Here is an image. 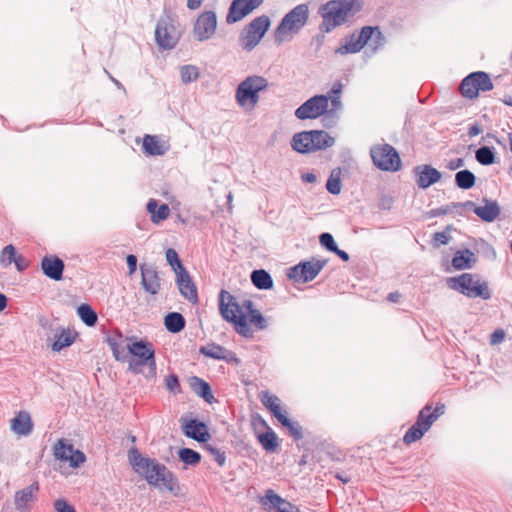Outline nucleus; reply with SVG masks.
<instances>
[{
	"label": "nucleus",
	"instance_id": "49530a36",
	"mask_svg": "<svg viewBox=\"0 0 512 512\" xmlns=\"http://www.w3.org/2000/svg\"><path fill=\"white\" fill-rule=\"evenodd\" d=\"M424 434L425 432L422 429L412 424L404 434L403 442L409 445L420 440L424 436Z\"/></svg>",
	"mask_w": 512,
	"mask_h": 512
},
{
	"label": "nucleus",
	"instance_id": "58836bf2",
	"mask_svg": "<svg viewBox=\"0 0 512 512\" xmlns=\"http://www.w3.org/2000/svg\"><path fill=\"white\" fill-rule=\"evenodd\" d=\"M164 324L171 333H178L185 327V319L178 312H171L165 316Z\"/></svg>",
	"mask_w": 512,
	"mask_h": 512
},
{
	"label": "nucleus",
	"instance_id": "6e6552de",
	"mask_svg": "<svg viewBox=\"0 0 512 512\" xmlns=\"http://www.w3.org/2000/svg\"><path fill=\"white\" fill-rule=\"evenodd\" d=\"M268 86V80L252 75L243 80L236 89V101L243 108L253 109L259 101V93Z\"/></svg>",
	"mask_w": 512,
	"mask_h": 512
},
{
	"label": "nucleus",
	"instance_id": "20e7f679",
	"mask_svg": "<svg viewBox=\"0 0 512 512\" xmlns=\"http://www.w3.org/2000/svg\"><path fill=\"white\" fill-rule=\"evenodd\" d=\"M334 144V137L324 130H307L295 133L290 142L291 148L300 154L325 150Z\"/></svg>",
	"mask_w": 512,
	"mask_h": 512
},
{
	"label": "nucleus",
	"instance_id": "6e6d98bb",
	"mask_svg": "<svg viewBox=\"0 0 512 512\" xmlns=\"http://www.w3.org/2000/svg\"><path fill=\"white\" fill-rule=\"evenodd\" d=\"M329 101H331V108L328 107V112L326 113L327 120L334 119L337 112L342 109V102L340 97H333Z\"/></svg>",
	"mask_w": 512,
	"mask_h": 512
},
{
	"label": "nucleus",
	"instance_id": "4d7b16f0",
	"mask_svg": "<svg viewBox=\"0 0 512 512\" xmlns=\"http://www.w3.org/2000/svg\"><path fill=\"white\" fill-rule=\"evenodd\" d=\"M226 364L234 365L237 367V373L243 372L245 369L243 367L242 360L236 356V354L232 351L226 350Z\"/></svg>",
	"mask_w": 512,
	"mask_h": 512
},
{
	"label": "nucleus",
	"instance_id": "f3484780",
	"mask_svg": "<svg viewBox=\"0 0 512 512\" xmlns=\"http://www.w3.org/2000/svg\"><path fill=\"white\" fill-rule=\"evenodd\" d=\"M263 1L264 0H232L228 14L226 15V23L233 24L241 21L261 6Z\"/></svg>",
	"mask_w": 512,
	"mask_h": 512
},
{
	"label": "nucleus",
	"instance_id": "7c9ffc66",
	"mask_svg": "<svg viewBox=\"0 0 512 512\" xmlns=\"http://www.w3.org/2000/svg\"><path fill=\"white\" fill-rule=\"evenodd\" d=\"M475 262V254L468 248L456 251L452 258V266L456 270L470 269Z\"/></svg>",
	"mask_w": 512,
	"mask_h": 512
},
{
	"label": "nucleus",
	"instance_id": "393cba45",
	"mask_svg": "<svg viewBox=\"0 0 512 512\" xmlns=\"http://www.w3.org/2000/svg\"><path fill=\"white\" fill-rule=\"evenodd\" d=\"M41 268L43 273L55 281L62 279L64 262L57 256H45L41 261Z\"/></svg>",
	"mask_w": 512,
	"mask_h": 512
},
{
	"label": "nucleus",
	"instance_id": "a18cd8bd",
	"mask_svg": "<svg viewBox=\"0 0 512 512\" xmlns=\"http://www.w3.org/2000/svg\"><path fill=\"white\" fill-rule=\"evenodd\" d=\"M16 254V249L12 244L5 246L0 254V264L4 267L10 266L15 260Z\"/></svg>",
	"mask_w": 512,
	"mask_h": 512
},
{
	"label": "nucleus",
	"instance_id": "9b49d317",
	"mask_svg": "<svg viewBox=\"0 0 512 512\" xmlns=\"http://www.w3.org/2000/svg\"><path fill=\"white\" fill-rule=\"evenodd\" d=\"M494 85L490 75L484 71H474L465 76L460 84V92L464 98L475 99L480 92H488Z\"/></svg>",
	"mask_w": 512,
	"mask_h": 512
},
{
	"label": "nucleus",
	"instance_id": "4468645a",
	"mask_svg": "<svg viewBox=\"0 0 512 512\" xmlns=\"http://www.w3.org/2000/svg\"><path fill=\"white\" fill-rule=\"evenodd\" d=\"M180 38V33L175 27L172 19L162 18L157 22L155 28V40L159 50L173 49Z\"/></svg>",
	"mask_w": 512,
	"mask_h": 512
},
{
	"label": "nucleus",
	"instance_id": "603ef678",
	"mask_svg": "<svg viewBox=\"0 0 512 512\" xmlns=\"http://www.w3.org/2000/svg\"><path fill=\"white\" fill-rule=\"evenodd\" d=\"M375 30H377V26H369V25L363 26L360 29V31L357 35V38L359 39V41L361 42L363 47H365V45L370 43L373 35L375 34Z\"/></svg>",
	"mask_w": 512,
	"mask_h": 512
},
{
	"label": "nucleus",
	"instance_id": "f704fd0d",
	"mask_svg": "<svg viewBox=\"0 0 512 512\" xmlns=\"http://www.w3.org/2000/svg\"><path fill=\"white\" fill-rule=\"evenodd\" d=\"M142 148L144 153L152 156L163 155L166 151L165 144L153 135H145L143 138Z\"/></svg>",
	"mask_w": 512,
	"mask_h": 512
},
{
	"label": "nucleus",
	"instance_id": "f03ea898",
	"mask_svg": "<svg viewBox=\"0 0 512 512\" xmlns=\"http://www.w3.org/2000/svg\"><path fill=\"white\" fill-rule=\"evenodd\" d=\"M128 459L133 470L143 476L150 486L166 490L174 496L181 494L177 478L165 465L155 459L143 457L136 448L129 450Z\"/></svg>",
	"mask_w": 512,
	"mask_h": 512
},
{
	"label": "nucleus",
	"instance_id": "052dcab7",
	"mask_svg": "<svg viewBox=\"0 0 512 512\" xmlns=\"http://www.w3.org/2000/svg\"><path fill=\"white\" fill-rule=\"evenodd\" d=\"M13 263L15 264L18 271H24L29 266L28 260L18 253L15 255V260Z\"/></svg>",
	"mask_w": 512,
	"mask_h": 512
},
{
	"label": "nucleus",
	"instance_id": "bf43d9fd",
	"mask_svg": "<svg viewBox=\"0 0 512 512\" xmlns=\"http://www.w3.org/2000/svg\"><path fill=\"white\" fill-rule=\"evenodd\" d=\"M343 84L341 81H336L333 83L331 89L327 94H324L326 97H328V101L332 99L333 97H340L342 91H343Z\"/></svg>",
	"mask_w": 512,
	"mask_h": 512
},
{
	"label": "nucleus",
	"instance_id": "c756f323",
	"mask_svg": "<svg viewBox=\"0 0 512 512\" xmlns=\"http://www.w3.org/2000/svg\"><path fill=\"white\" fill-rule=\"evenodd\" d=\"M263 426L267 427L265 432L259 433L257 439L262 448L268 452H275L279 446L277 434L267 425L266 421L260 417Z\"/></svg>",
	"mask_w": 512,
	"mask_h": 512
},
{
	"label": "nucleus",
	"instance_id": "dca6fc26",
	"mask_svg": "<svg viewBox=\"0 0 512 512\" xmlns=\"http://www.w3.org/2000/svg\"><path fill=\"white\" fill-rule=\"evenodd\" d=\"M259 502L267 512H301L297 505L281 497L273 489H267Z\"/></svg>",
	"mask_w": 512,
	"mask_h": 512
},
{
	"label": "nucleus",
	"instance_id": "ddd939ff",
	"mask_svg": "<svg viewBox=\"0 0 512 512\" xmlns=\"http://www.w3.org/2000/svg\"><path fill=\"white\" fill-rule=\"evenodd\" d=\"M328 112V97L324 94H316L305 102H303L294 112L295 117L299 120L317 119L324 116L326 121V113Z\"/></svg>",
	"mask_w": 512,
	"mask_h": 512
},
{
	"label": "nucleus",
	"instance_id": "4c0bfd02",
	"mask_svg": "<svg viewBox=\"0 0 512 512\" xmlns=\"http://www.w3.org/2000/svg\"><path fill=\"white\" fill-rule=\"evenodd\" d=\"M285 429L288 430L289 435L296 441L303 439V428L299 422L291 420L287 414L283 415L277 420Z\"/></svg>",
	"mask_w": 512,
	"mask_h": 512
},
{
	"label": "nucleus",
	"instance_id": "09e8293b",
	"mask_svg": "<svg viewBox=\"0 0 512 512\" xmlns=\"http://www.w3.org/2000/svg\"><path fill=\"white\" fill-rule=\"evenodd\" d=\"M385 43L386 37L381 31L380 27L377 26V30H375V34L373 35L372 40L369 43V46L373 53H376L384 47Z\"/></svg>",
	"mask_w": 512,
	"mask_h": 512
},
{
	"label": "nucleus",
	"instance_id": "5fc2aeb1",
	"mask_svg": "<svg viewBox=\"0 0 512 512\" xmlns=\"http://www.w3.org/2000/svg\"><path fill=\"white\" fill-rule=\"evenodd\" d=\"M319 243L328 252L334 251V249H336V247L338 246L334 240V237L329 232H323L322 234H320Z\"/></svg>",
	"mask_w": 512,
	"mask_h": 512
},
{
	"label": "nucleus",
	"instance_id": "2eb2a0df",
	"mask_svg": "<svg viewBox=\"0 0 512 512\" xmlns=\"http://www.w3.org/2000/svg\"><path fill=\"white\" fill-rule=\"evenodd\" d=\"M54 456L56 459L68 462L70 467L78 468L86 461L85 454L64 439L58 440L54 445Z\"/></svg>",
	"mask_w": 512,
	"mask_h": 512
},
{
	"label": "nucleus",
	"instance_id": "b1692460",
	"mask_svg": "<svg viewBox=\"0 0 512 512\" xmlns=\"http://www.w3.org/2000/svg\"><path fill=\"white\" fill-rule=\"evenodd\" d=\"M177 277V285L179 291L183 297H185L189 302L195 304L198 302V293L197 288L193 281L191 280L188 272L186 270L178 271Z\"/></svg>",
	"mask_w": 512,
	"mask_h": 512
},
{
	"label": "nucleus",
	"instance_id": "ea45409f",
	"mask_svg": "<svg viewBox=\"0 0 512 512\" xmlns=\"http://www.w3.org/2000/svg\"><path fill=\"white\" fill-rule=\"evenodd\" d=\"M496 153L495 148L492 146H481L475 151L476 161L483 165L489 166L495 163Z\"/></svg>",
	"mask_w": 512,
	"mask_h": 512
},
{
	"label": "nucleus",
	"instance_id": "4be33fe9",
	"mask_svg": "<svg viewBox=\"0 0 512 512\" xmlns=\"http://www.w3.org/2000/svg\"><path fill=\"white\" fill-rule=\"evenodd\" d=\"M38 493V482H34L31 485L16 491L14 495L15 508L19 511L28 509L29 505L37 499Z\"/></svg>",
	"mask_w": 512,
	"mask_h": 512
},
{
	"label": "nucleus",
	"instance_id": "338daca9",
	"mask_svg": "<svg viewBox=\"0 0 512 512\" xmlns=\"http://www.w3.org/2000/svg\"><path fill=\"white\" fill-rule=\"evenodd\" d=\"M166 385L167 387L170 389V390H173L174 388H176L178 385H179V381L177 379L176 376L174 375H169L167 378H166Z\"/></svg>",
	"mask_w": 512,
	"mask_h": 512
},
{
	"label": "nucleus",
	"instance_id": "39448f33",
	"mask_svg": "<svg viewBox=\"0 0 512 512\" xmlns=\"http://www.w3.org/2000/svg\"><path fill=\"white\" fill-rule=\"evenodd\" d=\"M446 283L451 290L457 291L468 298L489 300L492 296L487 282H482L477 275L472 273H462L458 276L449 277Z\"/></svg>",
	"mask_w": 512,
	"mask_h": 512
},
{
	"label": "nucleus",
	"instance_id": "69168bd1",
	"mask_svg": "<svg viewBox=\"0 0 512 512\" xmlns=\"http://www.w3.org/2000/svg\"><path fill=\"white\" fill-rule=\"evenodd\" d=\"M449 212H450V209L448 207L441 206V207L434 208V209L430 210L429 215H430V217H440V216H444V215L448 214Z\"/></svg>",
	"mask_w": 512,
	"mask_h": 512
},
{
	"label": "nucleus",
	"instance_id": "680f3d73",
	"mask_svg": "<svg viewBox=\"0 0 512 512\" xmlns=\"http://www.w3.org/2000/svg\"><path fill=\"white\" fill-rule=\"evenodd\" d=\"M464 164H465V162H464L463 158H454V159H450L449 161H447L446 168L451 171H454V170H457V169L463 167Z\"/></svg>",
	"mask_w": 512,
	"mask_h": 512
},
{
	"label": "nucleus",
	"instance_id": "aec40b11",
	"mask_svg": "<svg viewBox=\"0 0 512 512\" xmlns=\"http://www.w3.org/2000/svg\"><path fill=\"white\" fill-rule=\"evenodd\" d=\"M216 27V15L211 11H206L197 18L194 33L198 40H206L215 33Z\"/></svg>",
	"mask_w": 512,
	"mask_h": 512
},
{
	"label": "nucleus",
	"instance_id": "a211bd4d",
	"mask_svg": "<svg viewBox=\"0 0 512 512\" xmlns=\"http://www.w3.org/2000/svg\"><path fill=\"white\" fill-rule=\"evenodd\" d=\"M413 173L416 177L417 186L423 190L436 184L442 178L441 172L429 164L415 166Z\"/></svg>",
	"mask_w": 512,
	"mask_h": 512
},
{
	"label": "nucleus",
	"instance_id": "1a4fd4ad",
	"mask_svg": "<svg viewBox=\"0 0 512 512\" xmlns=\"http://www.w3.org/2000/svg\"><path fill=\"white\" fill-rule=\"evenodd\" d=\"M370 156L376 168L382 171L397 172L402 162L398 151L390 144H376L370 148Z\"/></svg>",
	"mask_w": 512,
	"mask_h": 512
},
{
	"label": "nucleus",
	"instance_id": "2f4dec72",
	"mask_svg": "<svg viewBox=\"0 0 512 512\" xmlns=\"http://www.w3.org/2000/svg\"><path fill=\"white\" fill-rule=\"evenodd\" d=\"M78 333L71 329H62L55 335V341L51 348L53 351L59 352L62 349L71 346L76 340Z\"/></svg>",
	"mask_w": 512,
	"mask_h": 512
},
{
	"label": "nucleus",
	"instance_id": "cd10ccee",
	"mask_svg": "<svg viewBox=\"0 0 512 512\" xmlns=\"http://www.w3.org/2000/svg\"><path fill=\"white\" fill-rule=\"evenodd\" d=\"M11 430L19 436H27L32 432L33 423L30 414L20 411L11 419Z\"/></svg>",
	"mask_w": 512,
	"mask_h": 512
},
{
	"label": "nucleus",
	"instance_id": "e2e57ef3",
	"mask_svg": "<svg viewBox=\"0 0 512 512\" xmlns=\"http://www.w3.org/2000/svg\"><path fill=\"white\" fill-rule=\"evenodd\" d=\"M505 333L502 329H496L490 337L491 344H498L504 340Z\"/></svg>",
	"mask_w": 512,
	"mask_h": 512
},
{
	"label": "nucleus",
	"instance_id": "c85d7f7f",
	"mask_svg": "<svg viewBox=\"0 0 512 512\" xmlns=\"http://www.w3.org/2000/svg\"><path fill=\"white\" fill-rule=\"evenodd\" d=\"M259 400L262 405L275 417L277 420L280 419L286 413L282 412L281 400L278 396L271 394L267 390L260 391L258 394Z\"/></svg>",
	"mask_w": 512,
	"mask_h": 512
},
{
	"label": "nucleus",
	"instance_id": "13d9d810",
	"mask_svg": "<svg viewBox=\"0 0 512 512\" xmlns=\"http://www.w3.org/2000/svg\"><path fill=\"white\" fill-rule=\"evenodd\" d=\"M53 506L56 512H76L74 507L63 498L57 499Z\"/></svg>",
	"mask_w": 512,
	"mask_h": 512
},
{
	"label": "nucleus",
	"instance_id": "0eeeda50",
	"mask_svg": "<svg viewBox=\"0 0 512 512\" xmlns=\"http://www.w3.org/2000/svg\"><path fill=\"white\" fill-rule=\"evenodd\" d=\"M309 19L308 4H298L291 9L281 19L280 23L275 29V41L281 43L284 41V35L288 32L297 34L306 24Z\"/></svg>",
	"mask_w": 512,
	"mask_h": 512
},
{
	"label": "nucleus",
	"instance_id": "774afa93",
	"mask_svg": "<svg viewBox=\"0 0 512 512\" xmlns=\"http://www.w3.org/2000/svg\"><path fill=\"white\" fill-rule=\"evenodd\" d=\"M481 132H482L481 126L478 123H474L473 125L470 126V128L468 130V135L470 137H475L478 134H480Z\"/></svg>",
	"mask_w": 512,
	"mask_h": 512
},
{
	"label": "nucleus",
	"instance_id": "0e129e2a",
	"mask_svg": "<svg viewBox=\"0 0 512 512\" xmlns=\"http://www.w3.org/2000/svg\"><path fill=\"white\" fill-rule=\"evenodd\" d=\"M126 260H127V265L129 268V275H132L135 273V271L137 269V258L135 255L130 254L127 256Z\"/></svg>",
	"mask_w": 512,
	"mask_h": 512
},
{
	"label": "nucleus",
	"instance_id": "6ab92c4d",
	"mask_svg": "<svg viewBox=\"0 0 512 512\" xmlns=\"http://www.w3.org/2000/svg\"><path fill=\"white\" fill-rule=\"evenodd\" d=\"M445 413V405L438 404L434 409L430 404H426L418 413L413 425L422 429L425 433L432 424Z\"/></svg>",
	"mask_w": 512,
	"mask_h": 512
},
{
	"label": "nucleus",
	"instance_id": "f8f14e48",
	"mask_svg": "<svg viewBox=\"0 0 512 512\" xmlns=\"http://www.w3.org/2000/svg\"><path fill=\"white\" fill-rule=\"evenodd\" d=\"M327 260H303L287 269V277L295 283L305 284L314 280L326 266Z\"/></svg>",
	"mask_w": 512,
	"mask_h": 512
},
{
	"label": "nucleus",
	"instance_id": "423d86ee",
	"mask_svg": "<svg viewBox=\"0 0 512 512\" xmlns=\"http://www.w3.org/2000/svg\"><path fill=\"white\" fill-rule=\"evenodd\" d=\"M130 355L128 368L133 373H140L142 367L148 365L152 374L156 373L155 349L150 342L130 340L127 344Z\"/></svg>",
	"mask_w": 512,
	"mask_h": 512
},
{
	"label": "nucleus",
	"instance_id": "e433bc0d",
	"mask_svg": "<svg viewBox=\"0 0 512 512\" xmlns=\"http://www.w3.org/2000/svg\"><path fill=\"white\" fill-rule=\"evenodd\" d=\"M476 183L475 174L469 169H462L455 174V184L462 190H469Z\"/></svg>",
	"mask_w": 512,
	"mask_h": 512
},
{
	"label": "nucleus",
	"instance_id": "7ed1b4c3",
	"mask_svg": "<svg viewBox=\"0 0 512 512\" xmlns=\"http://www.w3.org/2000/svg\"><path fill=\"white\" fill-rule=\"evenodd\" d=\"M363 9V0H329L320 5L318 14L322 21L319 31L322 34L332 32L335 28L345 24L350 17L355 16Z\"/></svg>",
	"mask_w": 512,
	"mask_h": 512
},
{
	"label": "nucleus",
	"instance_id": "864d4df0",
	"mask_svg": "<svg viewBox=\"0 0 512 512\" xmlns=\"http://www.w3.org/2000/svg\"><path fill=\"white\" fill-rule=\"evenodd\" d=\"M180 75L184 83H189L197 79L198 69L193 65H185L181 68Z\"/></svg>",
	"mask_w": 512,
	"mask_h": 512
},
{
	"label": "nucleus",
	"instance_id": "37998d69",
	"mask_svg": "<svg viewBox=\"0 0 512 512\" xmlns=\"http://www.w3.org/2000/svg\"><path fill=\"white\" fill-rule=\"evenodd\" d=\"M178 455L180 460L188 465H196L200 462L201 459L200 454L190 448L181 449Z\"/></svg>",
	"mask_w": 512,
	"mask_h": 512
},
{
	"label": "nucleus",
	"instance_id": "de8ad7c7",
	"mask_svg": "<svg viewBox=\"0 0 512 512\" xmlns=\"http://www.w3.org/2000/svg\"><path fill=\"white\" fill-rule=\"evenodd\" d=\"M452 229H453L452 225H448L446 227L445 231L435 232L433 234V239H432L433 247L438 248L441 245H447L451 240V236L448 234V231H450Z\"/></svg>",
	"mask_w": 512,
	"mask_h": 512
},
{
	"label": "nucleus",
	"instance_id": "3c124183",
	"mask_svg": "<svg viewBox=\"0 0 512 512\" xmlns=\"http://www.w3.org/2000/svg\"><path fill=\"white\" fill-rule=\"evenodd\" d=\"M166 260L172 266L176 275L178 274V271L186 270L185 267L182 265L177 252L174 249L170 248L166 251Z\"/></svg>",
	"mask_w": 512,
	"mask_h": 512
},
{
	"label": "nucleus",
	"instance_id": "c03bdc74",
	"mask_svg": "<svg viewBox=\"0 0 512 512\" xmlns=\"http://www.w3.org/2000/svg\"><path fill=\"white\" fill-rule=\"evenodd\" d=\"M341 188L342 184L339 173L335 174V171L333 170L326 182V189L330 194L338 195L341 192Z\"/></svg>",
	"mask_w": 512,
	"mask_h": 512
},
{
	"label": "nucleus",
	"instance_id": "bb28decb",
	"mask_svg": "<svg viewBox=\"0 0 512 512\" xmlns=\"http://www.w3.org/2000/svg\"><path fill=\"white\" fill-rule=\"evenodd\" d=\"M184 434L198 442H206L210 438L207 426L195 419L187 421L183 426Z\"/></svg>",
	"mask_w": 512,
	"mask_h": 512
},
{
	"label": "nucleus",
	"instance_id": "8fccbe9b",
	"mask_svg": "<svg viewBox=\"0 0 512 512\" xmlns=\"http://www.w3.org/2000/svg\"><path fill=\"white\" fill-rule=\"evenodd\" d=\"M200 352L208 357H212L214 359H222L224 358V350L222 347L215 344H208L207 346H203L200 348Z\"/></svg>",
	"mask_w": 512,
	"mask_h": 512
},
{
	"label": "nucleus",
	"instance_id": "79ce46f5",
	"mask_svg": "<svg viewBox=\"0 0 512 512\" xmlns=\"http://www.w3.org/2000/svg\"><path fill=\"white\" fill-rule=\"evenodd\" d=\"M78 316L87 326H94L97 322V314L88 304H82L77 309Z\"/></svg>",
	"mask_w": 512,
	"mask_h": 512
},
{
	"label": "nucleus",
	"instance_id": "a878e982",
	"mask_svg": "<svg viewBox=\"0 0 512 512\" xmlns=\"http://www.w3.org/2000/svg\"><path fill=\"white\" fill-rule=\"evenodd\" d=\"M131 339L124 337L121 333H115L107 336L106 342L110 347L114 358L117 361H125L127 359V344Z\"/></svg>",
	"mask_w": 512,
	"mask_h": 512
},
{
	"label": "nucleus",
	"instance_id": "9d476101",
	"mask_svg": "<svg viewBox=\"0 0 512 512\" xmlns=\"http://www.w3.org/2000/svg\"><path fill=\"white\" fill-rule=\"evenodd\" d=\"M271 20L267 15H260L247 24L240 33L239 41L243 49L252 51L269 30Z\"/></svg>",
	"mask_w": 512,
	"mask_h": 512
},
{
	"label": "nucleus",
	"instance_id": "412c9836",
	"mask_svg": "<svg viewBox=\"0 0 512 512\" xmlns=\"http://www.w3.org/2000/svg\"><path fill=\"white\" fill-rule=\"evenodd\" d=\"M474 213L483 222L491 223L499 217L501 207L496 200L484 197L481 201V205L475 207Z\"/></svg>",
	"mask_w": 512,
	"mask_h": 512
},
{
	"label": "nucleus",
	"instance_id": "a19ab883",
	"mask_svg": "<svg viewBox=\"0 0 512 512\" xmlns=\"http://www.w3.org/2000/svg\"><path fill=\"white\" fill-rule=\"evenodd\" d=\"M363 45L357 38V35L353 33L347 39L344 45L337 48L336 53L340 54H354L360 52L363 49Z\"/></svg>",
	"mask_w": 512,
	"mask_h": 512
},
{
	"label": "nucleus",
	"instance_id": "5701e85b",
	"mask_svg": "<svg viewBox=\"0 0 512 512\" xmlns=\"http://www.w3.org/2000/svg\"><path fill=\"white\" fill-rule=\"evenodd\" d=\"M140 268L143 288L151 295H156L161 288L160 277L156 268L146 264H142Z\"/></svg>",
	"mask_w": 512,
	"mask_h": 512
},
{
	"label": "nucleus",
	"instance_id": "473e14b6",
	"mask_svg": "<svg viewBox=\"0 0 512 512\" xmlns=\"http://www.w3.org/2000/svg\"><path fill=\"white\" fill-rule=\"evenodd\" d=\"M250 279L252 284L259 290H270L274 285L272 276L264 269L253 270Z\"/></svg>",
	"mask_w": 512,
	"mask_h": 512
},
{
	"label": "nucleus",
	"instance_id": "72a5a7b5",
	"mask_svg": "<svg viewBox=\"0 0 512 512\" xmlns=\"http://www.w3.org/2000/svg\"><path fill=\"white\" fill-rule=\"evenodd\" d=\"M189 385H190L191 389L198 396L204 398V400L207 403L212 404L215 401L214 396L211 391V388L206 381H204L198 377H191L189 379Z\"/></svg>",
	"mask_w": 512,
	"mask_h": 512
},
{
	"label": "nucleus",
	"instance_id": "f257e3e1",
	"mask_svg": "<svg viewBox=\"0 0 512 512\" xmlns=\"http://www.w3.org/2000/svg\"><path fill=\"white\" fill-rule=\"evenodd\" d=\"M226 321L233 324L235 331L242 337L251 339L255 330L262 331L268 328V321L250 299L238 302L234 296L226 291Z\"/></svg>",
	"mask_w": 512,
	"mask_h": 512
},
{
	"label": "nucleus",
	"instance_id": "c9c22d12",
	"mask_svg": "<svg viewBox=\"0 0 512 512\" xmlns=\"http://www.w3.org/2000/svg\"><path fill=\"white\" fill-rule=\"evenodd\" d=\"M147 210L151 214V220L154 223H159L168 218L170 209L167 204L158 206L155 200H150L147 204Z\"/></svg>",
	"mask_w": 512,
	"mask_h": 512
}]
</instances>
